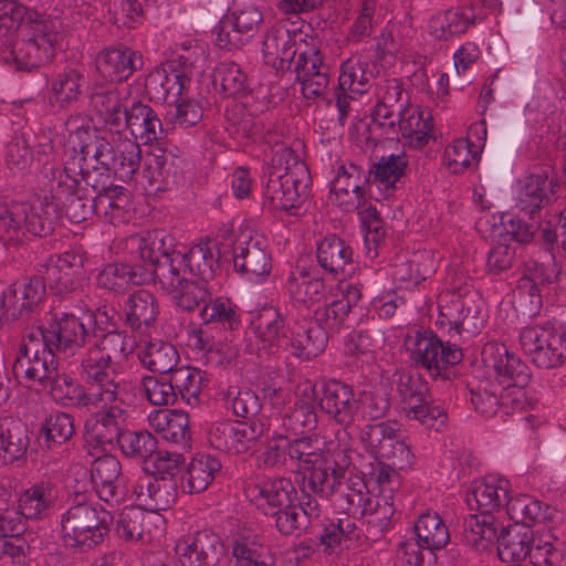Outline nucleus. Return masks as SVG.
<instances>
[{"mask_svg":"<svg viewBox=\"0 0 566 566\" xmlns=\"http://www.w3.org/2000/svg\"><path fill=\"white\" fill-rule=\"evenodd\" d=\"M1 59L14 71L31 72L55 56L53 22L17 0H0Z\"/></svg>","mask_w":566,"mask_h":566,"instance_id":"f257e3e1","label":"nucleus"},{"mask_svg":"<svg viewBox=\"0 0 566 566\" xmlns=\"http://www.w3.org/2000/svg\"><path fill=\"white\" fill-rule=\"evenodd\" d=\"M73 149L80 151L86 160L102 164L105 171L122 181H129L138 171L142 161L140 146L133 140H123L113 146L107 139L92 132L86 116L71 115L64 123Z\"/></svg>","mask_w":566,"mask_h":566,"instance_id":"f03ea898","label":"nucleus"},{"mask_svg":"<svg viewBox=\"0 0 566 566\" xmlns=\"http://www.w3.org/2000/svg\"><path fill=\"white\" fill-rule=\"evenodd\" d=\"M265 175L264 203L296 216L308 195L311 175L306 164L283 148L271 158Z\"/></svg>","mask_w":566,"mask_h":566,"instance_id":"7ed1b4c3","label":"nucleus"},{"mask_svg":"<svg viewBox=\"0 0 566 566\" xmlns=\"http://www.w3.org/2000/svg\"><path fill=\"white\" fill-rule=\"evenodd\" d=\"M507 481L475 482L467 495V504L479 514L468 516L463 522V541L471 548L483 552L494 544L499 516L509 504Z\"/></svg>","mask_w":566,"mask_h":566,"instance_id":"20e7f679","label":"nucleus"},{"mask_svg":"<svg viewBox=\"0 0 566 566\" xmlns=\"http://www.w3.org/2000/svg\"><path fill=\"white\" fill-rule=\"evenodd\" d=\"M60 218L57 202L50 197L33 203L0 200V239L21 241L29 232L35 237L50 235Z\"/></svg>","mask_w":566,"mask_h":566,"instance_id":"39448f33","label":"nucleus"},{"mask_svg":"<svg viewBox=\"0 0 566 566\" xmlns=\"http://www.w3.org/2000/svg\"><path fill=\"white\" fill-rule=\"evenodd\" d=\"M111 521L109 512L81 501L61 515V539L71 549L90 552L104 543L111 531Z\"/></svg>","mask_w":566,"mask_h":566,"instance_id":"423d86ee","label":"nucleus"},{"mask_svg":"<svg viewBox=\"0 0 566 566\" xmlns=\"http://www.w3.org/2000/svg\"><path fill=\"white\" fill-rule=\"evenodd\" d=\"M451 340L443 342L432 331H416L406 336L405 346L412 366L432 379L449 380L454 375L452 367L463 358L461 348Z\"/></svg>","mask_w":566,"mask_h":566,"instance_id":"0eeeda50","label":"nucleus"},{"mask_svg":"<svg viewBox=\"0 0 566 566\" xmlns=\"http://www.w3.org/2000/svg\"><path fill=\"white\" fill-rule=\"evenodd\" d=\"M139 258L151 266V275L167 293L176 291L189 274L185 271L182 252L174 248L171 239L163 230H153L139 239Z\"/></svg>","mask_w":566,"mask_h":566,"instance_id":"6e6552de","label":"nucleus"},{"mask_svg":"<svg viewBox=\"0 0 566 566\" xmlns=\"http://www.w3.org/2000/svg\"><path fill=\"white\" fill-rule=\"evenodd\" d=\"M45 296L44 280L32 276L7 285L0 281V328L36 314Z\"/></svg>","mask_w":566,"mask_h":566,"instance_id":"1a4fd4ad","label":"nucleus"},{"mask_svg":"<svg viewBox=\"0 0 566 566\" xmlns=\"http://www.w3.org/2000/svg\"><path fill=\"white\" fill-rule=\"evenodd\" d=\"M520 343L532 363L539 368H555L566 358V333L551 322L524 327Z\"/></svg>","mask_w":566,"mask_h":566,"instance_id":"9d476101","label":"nucleus"},{"mask_svg":"<svg viewBox=\"0 0 566 566\" xmlns=\"http://www.w3.org/2000/svg\"><path fill=\"white\" fill-rule=\"evenodd\" d=\"M81 186L71 174L70 168L52 169L51 198L57 202V209L63 206L65 216L73 223L88 220L96 213L94 191Z\"/></svg>","mask_w":566,"mask_h":566,"instance_id":"9b49d317","label":"nucleus"},{"mask_svg":"<svg viewBox=\"0 0 566 566\" xmlns=\"http://www.w3.org/2000/svg\"><path fill=\"white\" fill-rule=\"evenodd\" d=\"M481 358L485 369L493 371L505 389L515 390L514 396H523L522 389L530 382L532 373L518 356L502 343L489 342L482 348Z\"/></svg>","mask_w":566,"mask_h":566,"instance_id":"f8f14e48","label":"nucleus"},{"mask_svg":"<svg viewBox=\"0 0 566 566\" xmlns=\"http://www.w3.org/2000/svg\"><path fill=\"white\" fill-rule=\"evenodd\" d=\"M264 432L261 420L216 422L208 432L212 448L231 454H241L252 449Z\"/></svg>","mask_w":566,"mask_h":566,"instance_id":"ddd939ff","label":"nucleus"},{"mask_svg":"<svg viewBox=\"0 0 566 566\" xmlns=\"http://www.w3.org/2000/svg\"><path fill=\"white\" fill-rule=\"evenodd\" d=\"M262 22L263 14L255 7L224 14L212 29L214 44L226 50L241 48L258 33Z\"/></svg>","mask_w":566,"mask_h":566,"instance_id":"4468645a","label":"nucleus"},{"mask_svg":"<svg viewBox=\"0 0 566 566\" xmlns=\"http://www.w3.org/2000/svg\"><path fill=\"white\" fill-rule=\"evenodd\" d=\"M266 247L263 237L242 232L233 243L234 270L249 281H259L269 276L272 270V260Z\"/></svg>","mask_w":566,"mask_h":566,"instance_id":"2eb2a0df","label":"nucleus"},{"mask_svg":"<svg viewBox=\"0 0 566 566\" xmlns=\"http://www.w3.org/2000/svg\"><path fill=\"white\" fill-rule=\"evenodd\" d=\"M123 402H113L103 405L102 409L93 413L85 422L84 440L85 443L94 449L106 450L107 446H113L122 439L127 420V411L123 408Z\"/></svg>","mask_w":566,"mask_h":566,"instance_id":"dca6fc26","label":"nucleus"},{"mask_svg":"<svg viewBox=\"0 0 566 566\" xmlns=\"http://www.w3.org/2000/svg\"><path fill=\"white\" fill-rule=\"evenodd\" d=\"M471 402L476 411L484 416H494L499 410L509 415L516 408H522V400L515 390H507L497 380L490 377H474L468 382Z\"/></svg>","mask_w":566,"mask_h":566,"instance_id":"f3484780","label":"nucleus"},{"mask_svg":"<svg viewBox=\"0 0 566 566\" xmlns=\"http://www.w3.org/2000/svg\"><path fill=\"white\" fill-rule=\"evenodd\" d=\"M78 373L90 389H97L103 391L106 398L123 402L126 392L118 380L114 361L108 360V356L105 358L103 354L99 355L98 352L88 348L81 359Z\"/></svg>","mask_w":566,"mask_h":566,"instance_id":"a211bd4d","label":"nucleus"},{"mask_svg":"<svg viewBox=\"0 0 566 566\" xmlns=\"http://www.w3.org/2000/svg\"><path fill=\"white\" fill-rule=\"evenodd\" d=\"M259 342V349L270 356L282 358L286 355L291 329L285 326L284 316L274 306L262 307L251 321Z\"/></svg>","mask_w":566,"mask_h":566,"instance_id":"6ab92c4d","label":"nucleus"},{"mask_svg":"<svg viewBox=\"0 0 566 566\" xmlns=\"http://www.w3.org/2000/svg\"><path fill=\"white\" fill-rule=\"evenodd\" d=\"M316 398L321 410L336 423L347 426L354 422L357 406L352 386L328 380L322 385Z\"/></svg>","mask_w":566,"mask_h":566,"instance_id":"aec40b11","label":"nucleus"},{"mask_svg":"<svg viewBox=\"0 0 566 566\" xmlns=\"http://www.w3.org/2000/svg\"><path fill=\"white\" fill-rule=\"evenodd\" d=\"M293 65L305 98H317L325 93L329 83V66L323 62L319 50L300 52Z\"/></svg>","mask_w":566,"mask_h":566,"instance_id":"412c9836","label":"nucleus"},{"mask_svg":"<svg viewBox=\"0 0 566 566\" xmlns=\"http://www.w3.org/2000/svg\"><path fill=\"white\" fill-rule=\"evenodd\" d=\"M182 160L174 157L166 150L150 155L145 161L142 178L147 185L145 190L149 193L164 192L177 187L182 180Z\"/></svg>","mask_w":566,"mask_h":566,"instance_id":"4be33fe9","label":"nucleus"},{"mask_svg":"<svg viewBox=\"0 0 566 566\" xmlns=\"http://www.w3.org/2000/svg\"><path fill=\"white\" fill-rule=\"evenodd\" d=\"M378 102L371 113L374 124L396 133L397 116L409 107V99L397 78H388L377 85Z\"/></svg>","mask_w":566,"mask_h":566,"instance_id":"5701e85b","label":"nucleus"},{"mask_svg":"<svg viewBox=\"0 0 566 566\" xmlns=\"http://www.w3.org/2000/svg\"><path fill=\"white\" fill-rule=\"evenodd\" d=\"M13 370L15 374H23L27 379L38 381L44 387L50 385L54 398H61L55 394L60 390L61 382L65 386L73 385L71 377L59 374V360L55 352L42 353L29 358H15Z\"/></svg>","mask_w":566,"mask_h":566,"instance_id":"b1692460","label":"nucleus"},{"mask_svg":"<svg viewBox=\"0 0 566 566\" xmlns=\"http://www.w3.org/2000/svg\"><path fill=\"white\" fill-rule=\"evenodd\" d=\"M308 471L300 484L301 494L318 502L319 499L333 500L343 483L345 467L326 459L323 464L311 467Z\"/></svg>","mask_w":566,"mask_h":566,"instance_id":"393cba45","label":"nucleus"},{"mask_svg":"<svg viewBox=\"0 0 566 566\" xmlns=\"http://www.w3.org/2000/svg\"><path fill=\"white\" fill-rule=\"evenodd\" d=\"M176 552L182 566H213L226 553V547L219 535L209 530L195 534L192 541L177 545Z\"/></svg>","mask_w":566,"mask_h":566,"instance_id":"a878e982","label":"nucleus"},{"mask_svg":"<svg viewBox=\"0 0 566 566\" xmlns=\"http://www.w3.org/2000/svg\"><path fill=\"white\" fill-rule=\"evenodd\" d=\"M49 343L56 352L74 354L84 347L88 332L84 324L73 314L53 313L46 324Z\"/></svg>","mask_w":566,"mask_h":566,"instance_id":"bb28decb","label":"nucleus"},{"mask_svg":"<svg viewBox=\"0 0 566 566\" xmlns=\"http://www.w3.org/2000/svg\"><path fill=\"white\" fill-rule=\"evenodd\" d=\"M143 56L124 45L107 48L98 53L96 67L101 75L112 82H123L143 67Z\"/></svg>","mask_w":566,"mask_h":566,"instance_id":"cd10ccee","label":"nucleus"},{"mask_svg":"<svg viewBox=\"0 0 566 566\" xmlns=\"http://www.w3.org/2000/svg\"><path fill=\"white\" fill-rule=\"evenodd\" d=\"M440 296L439 298V311L440 315L448 321L450 331H454L450 335L451 339H455V336H460L461 332H468L475 334L482 327L484 318L478 307L473 308L469 304V300L461 295H451L450 304H446L447 297Z\"/></svg>","mask_w":566,"mask_h":566,"instance_id":"c85d7f7f","label":"nucleus"},{"mask_svg":"<svg viewBox=\"0 0 566 566\" xmlns=\"http://www.w3.org/2000/svg\"><path fill=\"white\" fill-rule=\"evenodd\" d=\"M191 78L175 67H155L145 80V90L153 99L171 103L179 96L188 94Z\"/></svg>","mask_w":566,"mask_h":566,"instance_id":"c756f323","label":"nucleus"},{"mask_svg":"<svg viewBox=\"0 0 566 566\" xmlns=\"http://www.w3.org/2000/svg\"><path fill=\"white\" fill-rule=\"evenodd\" d=\"M262 51L266 65L276 71L291 70L297 53L296 41L286 28L273 27L265 35Z\"/></svg>","mask_w":566,"mask_h":566,"instance_id":"7c9ffc66","label":"nucleus"},{"mask_svg":"<svg viewBox=\"0 0 566 566\" xmlns=\"http://www.w3.org/2000/svg\"><path fill=\"white\" fill-rule=\"evenodd\" d=\"M555 187H558L557 181L548 179L546 172L528 175L517 191L516 208L533 216L551 202Z\"/></svg>","mask_w":566,"mask_h":566,"instance_id":"2f4dec72","label":"nucleus"},{"mask_svg":"<svg viewBox=\"0 0 566 566\" xmlns=\"http://www.w3.org/2000/svg\"><path fill=\"white\" fill-rule=\"evenodd\" d=\"M125 323L136 332L154 326L159 314V304L153 293L145 289L129 294L123 307Z\"/></svg>","mask_w":566,"mask_h":566,"instance_id":"473e14b6","label":"nucleus"},{"mask_svg":"<svg viewBox=\"0 0 566 566\" xmlns=\"http://www.w3.org/2000/svg\"><path fill=\"white\" fill-rule=\"evenodd\" d=\"M153 428L172 444L186 450L190 448L189 416L181 410L161 409L149 417Z\"/></svg>","mask_w":566,"mask_h":566,"instance_id":"72a5a7b5","label":"nucleus"},{"mask_svg":"<svg viewBox=\"0 0 566 566\" xmlns=\"http://www.w3.org/2000/svg\"><path fill=\"white\" fill-rule=\"evenodd\" d=\"M319 515V502L301 495L285 514L277 516L274 525L276 531L283 536H300L303 532L307 531L312 521L316 520Z\"/></svg>","mask_w":566,"mask_h":566,"instance_id":"f704fd0d","label":"nucleus"},{"mask_svg":"<svg viewBox=\"0 0 566 566\" xmlns=\"http://www.w3.org/2000/svg\"><path fill=\"white\" fill-rule=\"evenodd\" d=\"M122 473V465L114 455L105 454L97 457L91 469V481L97 496L106 502H118V483Z\"/></svg>","mask_w":566,"mask_h":566,"instance_id":"c9c22d12","label":"nucleus"},{"mask_svg":"<svg viewBox=\"0 0 566 566\" xmlns=\"http://www.w3.org/2000/svg\"><path fill=\"white\" fill-rule=\"evenodd\" d=\"M316 258L325 272L338 279L346 274V268L353 263V249L342 238L331 234L317 244Z\"/></svg>","mask_w":566,"mask_h":566,"instance_id":"e433bc0d","label":"nucleus"},{"mask_svg":"<svg viewBox=\"0 0 566 566\" xmlns=\"http://www.w3.org/2000/svg\"><path fill=\"white\" fill-rule=\"evenodd\" d=\"M328 332L318 325L295 326L291 329L287 340L286 355L282 359H287L290 355L302 359H311L321 354L327 346Z\"/></svg>","mask_w":566,"mask_h":566,"instance_id":"4c0bfd02","label":"nucleus"},{"mask_svg":"<svg viewBox=\"0 0 566 566\" xmlns=\"http://www.w3.org/2000/svg\"><path fill=\"white\" fill-rule=\"evenodd\" d=\"M124 123L123 129H129L130 134L144 144L158 140L164 136L161 120L156 112L140 102L134 103L127 109Z\"/></svg>","mask_w":566,"mask_h":566,"instance_id":"58836bf2","label":"nucleus"},{"mask_svg":"<svg viewBox=\"0 0 566 566\" xmlns=\"http://www.w3.org/2000/svg\"><path fill=\"white\" fill-rule=\"evenodd\" d=\"M533 533L524 527L515 524L513 526H504L500 522L496 530L497 554L503 562H516L527 557L530 545L533 544Z\"/></svg>","mask_w":566,"mask_h":566,"instance_id":"ea45409f","label":"nucleus"},{"mask_svg":"<svg viewBox=\"0 0 566 566\" xmlns=\"http://www.w3.org/2000/svg\"><path fill=\"white\" fill-rule=\"evenodd\" d=\"M56 500L54 486L49 482H40L20 495L18 512L27 520H42L55 506Z\"/></svg>","mask_w":566,"mask_h":566,"instance_id":"a19ab883","label":"nucleus"},{"mask_svg":"<svg viewBox=\"0 0 566 566\" xmlns=\"http://www.w3.org/2000/svg\"><path fill=\"white\" fill-rule=\"evenodd\" d=\"M397 124L410 147L420 149L432 138L433 119L427 111L409 106L397 116Z\"/></svg>","mask_w":566,"mask_h":566,"instance_id":"79ce46f5","label":"nucleus"},{"mask_svg":"<svg viewBox=\"0 0 566 566\" xmlns=\"http://www.w3.org/2000/svg\"><path fill=\"white\" fill-rule=\"evenodd\" d=\"M349 174L350 164L348 167L342 165L331 187L332 202L344 211H352L366 205L364 188L361 189L359 180L354 179Z\"/></svg>","mask_w":566,"mask_h":566,"instance_id":"37998d69","label":"nucleus"},{"mask_svg":"<svg viewBox=\"0 0 566 566\" xmlns=\"http://www.w3.org/2000/svg\"><path fill=\"white\" fill-rule=\"evenodd\" d=\"M96 282L98 287L118 294L132 285L143 284L145 277L135 266L123 262H112L98 272Z\"/></svg>","mask_w":566,"mask_h":566,"instance_id":"c03bdc74","label":"nucleus"},{"mask_svg":"<svg viewBox=\"0 0 566 566\" xmlns=\"http://www.w3.org/2000/svg\"><path fill=\"white\" fill-rule=\"evenodd\" d=\"M199 316L203 325L216 324L229 332H234L241 326L239 306L229 297H210L200 308Z\"/></svg>","mask_w":566,"mask_h":566,"instance_id":"a18cd8bd","label":"nucleus"},{"mask_svg":"<svg viewBox=\"0 0 566 566\" xmlns=\"http://www.w3.org/2000/svg\"><path fill=\"white\" fill-rule=\"evenodd\" d=\"M430 398L428 392V395H419L401 400L402 409L409 420H416L426 429H433L439 432L446 427L448 416L444 409L431 405Z\"/></svg>","mask_w":566,"mask_h":566,"instance_id":"49530a36","label":"nucleus"},{"mask_svg":"<svg viewBox=\"0 0 566 566\" xmlns=\"http://www.w3.org/2000/svg\"><path fill=\"white\" fill-rule=\"evenodd\" d=\"M220 469V461L212 455L202 454L199 458H193L181 478L182 491L189 494L203 492Z\"/></svg>","mask_w":566,"mask_h":566,"instance_id":"de8ad7c7","label":"nucleus"},{"mask_svg":"<svg viewBox=\"0 0 566 566\" xmlns=\"http://www.w3.org/2000/svg\"><path fill=\"white\" fill-rule=\"evenodd\" d=\"M259 510L286 502L297 501V491L290 479L275 478L249 489Z\"/></svg>","mask_w":566,"mask_h":566,"instance_id":"09e8293b","label":"nucleus"},{"mask_svg":"<svg viewBox=\"0 0 566 566\" xmlns=\"http://www.w3.org/2000/svg\"><path fill=\"white\" fill-rule=\"evenodd\" d=\"M138 359L144 367L158 375H169L180 360L176 347L163 340L150 342L138 353Z\"/></svg>","mask_w":566,"mask_h":566,"instance_id":"8fccbe9b","label":"nucleus"},{"mask_svg":"<svg viewBox=\"0 0 566 566\" xmlns=\"http://www.w3.org/2000/svg\"><path fill=\"white\" fill-rule=\"evenodd\" d=\"M287 290L295 303L310 306L319 302L325 296L324 280L311 273L306 269L291 274L287 281Z\"/></svg>","mask_w":566,"mask_h":566,"instance_id":"3c124183","label":"nucleus"},{"mask_svg":"<svg viewBox=\"0 0 566 566\" xmlns=\"http://www.w3.org/2000/svg\"><path fill=\"white\" fill-rule=\"evenodd\" d=\"M373 72L368 63L360 56H350L340 65L338 77V88L342 92H350L361 95L368 91L371 85Z\"/></svg>","mask_w":566,"mask_h":566,"instance_id":"603ef678","label":"nucleus"},{"mask_svg":"<svg viewBox=\"0 0 566 566\" xmlns=\"http://www.w3.org/2000/svg\"><path fill=\"white\" fill-rule=\"evenodd\" d=\"M413 530L418 538L417 543L431 552L444 547L450 541L448 527L437 513L421 514Z\"/></svg>","mask_w":566,"mask_h":566,"instance_id":"864d4df0","label":"nucleus"},{"mask_svg":"<svg viewBox=\"0 0 566 566\" xmlns=\"http://www.w3.org/2000/svg\"><path fill=\"white\" fill-rule=\"evenodd\" d=\"M182 258L185 259V271L205 283L214 277L219 268V254L216 255L207 243L191 247L187 252H182Z\"/></svg>","mask_w":566,"mask_h":566,"instance_id":"5fc2aeb1","label":"nucleus"},{"mask_svg":"<svg viewBox=\"0 0 566 566\" xmlns=\"http://www.w3.org/2000/svg\"><path fill=\"white\" fill-rule=\"evenodd\" d=\"M91 104L98 112L111 130L119 133L123 129L127 107L123 105L118 90L111 88L93 93Z\"/></svg>","mask_w":566,"mask_h":566,"instance_id":"6e6d98bb","label":"nucleus"},{"mask_svg":"<svg viewBox=\"0 0 566 566\" xmlns=\"http://www.w3.org/2000/svg\"><path fill=\"white\" fill-rule=\"evenodd\" d=\"M74 433V417L60 410L50 412L40 427L43 446L49 450L67 442Z\"/></svg>","mask_w":566,"mask_h":566,"instance_id":"4d7b16f0","label":"nucleus"},{"mask_svg":"<svg viewBox=\"0 0 566 566\" xmlns=\"http://www.w3.org/2000/svg\"><path fill=\"white\" fill-rule=\"evenodd\" d=\"M290 460L296 461L300 468L310 470L328 459L325 442L316 434L303 436L291 440Z\"/></svg>","mask_w":566,"mask_h":566,"instance_id":"13d9d810","label":"nucleus"},{"mask_svg":"<svg viewBox=\"0 0 566 566\" xmlns=\"http://www.w3.org/2000/svg\"><path fill=\"white\" fill-rule=\"evenodd\" d=\"M150 514L138 506H125L115 520L114 531L124 541L143 539Z\"/></svg>","mask_w":566,"mask_h":566,"instance_id":"bf43d9fd","label":"nucleus"},{"mask_svg":"<svg viewBox=\"0 0 566 566\" xmlns=\"http://www.w3.org/2000/svg\"><path fill=\"white\" fill-rule=\"evenodd\" d=\"M283 427L294 436L311 432L317 427V413L314 402L297 399L282 418Z\"/></svg>","mask_w":566,"mask_h":566,"instance_id":"052dcab7","label":"nucleus"},{"mask_svg":"<svg viewBox=\"0 0 566 566\" xmlns=\"http://www.w3.org/2000/svg\"><path fill=\"white\" fill-rule=\"evenodd\" d=\"M29 446L27 429L22 424L4 427L0 423V464H9L23 457Z\"/></svg>","mask_w":566,"mask_h":566,"instance_id":"680f3d73","label":"nucleus"},{"mask_svg":"<svg viewBox=\"0 0 566 566\" xmlns=\"http://www.w3.org/2000/svg\"><path fill=\"white\" fill-rule=\"evenodd\" d=\"M212 83L224 96H238L248 90L247 75L235 62L219 63L212 74Z\"/></svg>","mask_w":566,"mask_h":566,"instance_id":"e2e57ef3","label":"nucleus"},{"mask_svg":"<svg viewBox=\"0 0 566 566\" xmlns=\"http://www.w3.org/2000/svg\"><path fill=\"white\" fill-rule=\"evenodd\" d=\"M86 86L87 80L82 72L66 69L53 80L52 93L61 105L71 104L78 99Z\"/></svg>","mask_w":566,"mask_h":566,"instance_id":"0e129e2a","label":"nucleus"},{"mask_svg":"<svg viewBox=\"0 0 566 566\" xmlns=\"http://www.w3.org/2000/svg\"><path fill=\"white\" fill-rule=\"evenodd\" d=\"M122 452L132 459L147 461L158 449L157 438L147 430H126L118 442Z\"/></svg>","mask_w":566,"mask_h":566,"instance_id":"69168bd1","label":"nucleus"},{"mask_svg":"<svg viewBox=\"0 0 566 566\" xmlns=\"http://www.w3.org/2000/svg\"><path fill=\"white\" fill-rule=\"evenodd\" d=\"M333 503L346 515L353 517L364 516L374 512L371 497L361 491L348 484L340 485L333 497Z\"/></svg>","mask_w":566,"mask_h":566,"instance_id":"338daca9","label":"nucleus"},{"mask_svg":"<svg viewBox=\"0 0 566 566\" xmlns=\"http://www.w3.org/2000/svg\"><path fill=\"white\" fill-rule=\"evenodd\" d=\"M506 513L512 518L518 520L524 527L552 517L548 506L528 495H522L515 500L510 499Z\"/></svg>","mask_w":566,"mask_h":566,"instance_id":"774afa93","label":"nucleus"}]
</instances>
